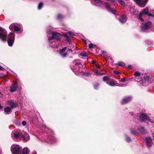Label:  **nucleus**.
<instances>
[{
	"mask_svg": "<svg viewBox=\"0 0 154 154\" xmlns=\"http://www.w3.org/2000/svg\"><path fill=\"white\" fill-rule=\"evenodd\" d=\"M11 149L12 154H21V147L18 145H12Z\"/></svg>",
	"mask_w": 154,
	"mask_h": 154,
	"instance_id": "1",
	"label": "nucleus"
},
{
	"mask_svg": "<svg viewBox=\"0 0 154 154\" xmlns=\"http://www.w3.org/2000/svg\"><path fill=\"white\" fill-rule=\"evenodd\" d=\"M9 105L11 107L7 106L4 109L5 112L6 114H10L11 112L12 109L16 107L17 105L15 103L12 101L10 102Z\"/></svg>",
	"mask_w": 154,
	"mask_h": 154,
	"instance_id": "2",
	"label": "nucleus"
},
{
	"mask_svg": "<svg viewBox=\"0 0 154 154\" xmlns=\"http://www.w3.org/2000/svg\"><path fill=\"white\" fill-rule=\"evenodd\" d=\"M148 9L147 8L143 9L142 12H141L138 16V18L142 22L144 21V20L142 18V16L143 15V14L146 15H147L149 16H152V14H151L149 13Z\"/></svg>",
	"mask_w": 154,
	"mask_h": 154,
	"instance_id": "3",
	"label": "nucleus"
},
{
	"mask_svg": "<svg viewBox=\"0 0 154 154\" xmlns=\"http://www.w3.org/2000/svg\"><path fill=\"white\" fill-rule=\"evenodd\" d=\"M7 32L3 28L0 26V38L3 41H5Z\"/></svg>",
	"mask_w": 154,
	"mask_h": 154,
	"instance_id": "4",
	"label": "nucleus"
},
{
	"mask_svg": "<svg viewBox=\"0 0 154 154\" xmlns=\"http://www.w3.org/2000/svg\"><path fill=\"white\" fill-rule=\"evenodd\" d=\"M14 40V34L12 32H10L8 36V45L10 46L13 45V43Z\"/></svg>",
	"mask_w": 154,
	"mask_h": 154,
	"instance_id": "5",
	"label": "nucleus"
},
{
	"mask_svg": "<svg viewBox=\"0 0 154 154\" xmlns=\"http://www.w3.org/2000/svg\"><path fill=\"white\" fill-rule=\"evenodd\" d=\"M48 34H52V36L48 38L49 41L52 40L54 38H55L57 39H59L60 38L61 35L58 33H52L51 32H48Z\"/></svg>",
	"mask_w": 154,
	"mask_h": 154,
	"instance_id": "6",
	"label": "nucleus"
},
{
	"mask_svg": "<svg viewBox=\"0 0 154 154\" xmlns=\"http://www.w3.org/2000/svg\"><path fill=\"white\" fill-rule=\"evenodd\" d=\"M22 138H23V140L24 142H26L29 140L30 139L29 136L28 134H27L26 132L22 131V133H21Z\"/></svg>",
	"mask_w": 154,
	"mask_h": 154,
	"instance_id": "7",
	"label": "nucleus"
},
{
	"mask_svg": "<svg viewBox=\"0 0 154 154\" xmlns=\"http://www.w3.org/2000/svg\"><path fill=\"white\" fill-rule=\"evenodd\" d=\"M152 26L151 23L148 21L146 23H143L141 27L143 30H144L150 28Z\"/></svg>",
	"mask_w": 154,
	"mask_h": 154,
	"instance_id": "8",
	"label": "nucleus"
},
{
	"mask_svg": "<svg viewBox=\"0 0 154 154\" xmlns=\"http://www.w3.org/2000/svg\"><path fill=\"white\" fill-rule=\"evenodd\" d=\"M141 7H143L146 5V2L148 0H134Z\"/></svg>",
	"mask_w": 154,
	"mask_h": 154,
	"instance_id": "9",
	"label": "nucleus"
},
{
	"mask_svg": "<svg viewBox=\"0 0 154 154\" xmlns=\"http://www.w3.org/2000/svg\"><path fill=\"white\" fill-rule=\"evenodd\" d=\"M104 5L107 10L109 12H112V14H116L115 11L111 8L108 4L106 2L104 3Z\"/></svg>",
	"mask_w": 154,
	"mask_h": 154,
	"instance_id": "10",
	"label": "nucleus"
},
{
	"mask_svg": "<svg viewBox=\"0 0 154 154\" xmlns=\"http://www.w3.org/2000/svg\"><path fill=\"white\" fill-rule=\"evenodd\" d=\"M140 119L142 121L148 120L149 121H151L149 117H147V115L143 113H142L140 115Z\"/></svg>",
	"mask_w": 154,
	"mask_h": 154,
	"instance_id": "11",
	"label": "nucleus"
},
{
	"mask_svg": "<svg viewBox=\"0 0 154 154\" xmlns=\"http://www.w3.org/2000/svg\"><path fill=\"white\" fill-rule=\"evenodd\" d=\"M21 133H22V131L20 132H16L15 133H14V131H13L11 134L12 135H13V136L15 138H20V139H21Z\"/></svg>",
	"mask_w": 154,
	"mask_h": 154,
	"instance_id": "12",
	"label": "nucleus"
},
{
	"mask_svg": "<svg viewBox=\"0 0 154 154\" xmlns=\"http://www.w3.org/2000/svg\"><path fill=\"white\" fill-rule=\"evenodd\" d=\"M145 140L147 143V146L148 147H149L151 146L152 143V140L150 137H146L145 138Z\"/></svg>",
	"mask_w": 154,
	"mask_h": 154,
	"instance_id": "13",
	"label": "nucleus"
},
{
	"mask_svg": "<svg viewBox=\"0 0 154 154\" xmlns=\"http://www.w3.org/2000/svg\"><path fill=\"white\" fill-rule=\"evenodd\" d=\"M127 17L124 15L121 16L119 18V20L121 23H125L127 20Z\"/></svg>",
	"mask_w": 154,
	"mask_h": 154,
	"instance_id": "14",
	"label": "nucleus"
},
{
	"mask_svg": "<svg viewBox=\"0 0 154 154\" xmlns=\"http://www.w3.org/2000/svg\"><path fill=\"white\" fill-rule=\"evenodd\" d=\"M17 87V82H14L12 84V86L10 87V91L11 92L15 91Z\"/></svg>",
	"mask_w": 154,
	"mask_h": 154,
	"instance_id": "15",
	"label": "nucleus"
},
{
	"mask_svg": "<svg viewBox=\"0 0 154 154\" xmlns=\"http://www.w3.org/2000/svg\"><path fill=\"white\" fill-rule=\"evenodd\" d=\"M67 48L66 47L63 48L60 51V54L63 57H65L67 56V53H64V51L66 50Z\"/></svg>",
	"mask_w": 154,
	"mask_h": 154,
	"instance_id": "16",
	"label": "nucleus"
},
{
	"mask_svg": "<svg viewBox=\"0 0 154 154\" xmlns=\"http://www.w3.org/2000/svg\"><path fill=\"white\" fill-rule=\"evenodd\" d=\"M131 99V97H126L124 98L122 102V104H125L130 102Z\"/></svg>",
	"mask_w": 154,
	"mask_h": 154,
	"instance_id": "17",
	"label": "nucleus"
},
{
	"mask_svg": "<svg viewBox=\"0 0 154 154\" xmlns=\"http://www.w3.org/2000/svg\"><path fill=\"white\" fill-rule=\"evenodd\" d=\"M30 150L27 147L24 148L22 150V154H29Z\"/></svg>",
	"mask_w": 154,
	"mask_h": 154,
	"instance_id": "18",
	"label": "nucleus"
},
{
	"mask_svg": "<svg viewBox=\"0 0 154 154\" xmlns=\"http://www.w3.org/2000/svg\"><path fill=\"white\" fill-rule=\"evenodd\" d=\"M106 83L108 85L112 86H116V85L115 83V82L110 80H107L106 82Z\"/></svg>",
	"mask_w": 154,
	"mask_h": 154,
	"instance_id": "19",
	"label": "nucleus"
},
{
	"mask_svg": "<svg viewBox=\"0 0 154 154\" xmlns=\"http://www.w3.org/2000/svg\"><path fill=\"white\" fill-rule=\"evenodd\" d=\"M92 3L96 5H99L101 3V1L100 0H92Z\"/></svg>",
	"mask_w": 154,
	"mask_h": 154,
	"instance_id": "20",
	"label": "nucleus"
},
{
	"mask_svg": "<svg viewBox=\"0 0 154 154\" xmlns=\"http://www.w3.org/2000/svg\"><path fill=\"white\" fill-rule=\"evenodd\" d=\"M138 131L142 133H144L145 132V129L142 126H139L138 129Z\"/></svg>",
	"mask_w": 154,
	"mask_h": 154,
	"instance_id": "21",
	"label": "nucleus"
},
{
	"mask_svg": "<svg viewBox=\"0 0 154 154\" xmlns=\"http://www.w3.org/2000/svg\"><path fill=\"white\" fill-rule=\"evenodd\" d=\"M73 64L74 65L76 66H79V68H80L81 67V63L79 62H76V60L74 61L73 62Z\"/></svg>",
	"mask_w": 154,
	"mask_h": 154,
	"instance_id": "22",
	"label": "nucleus"
},
{
	"mask_svg": "<svg viewBox=\"0 0 154 154\" xmlns=\"http://www.w3.org/2000/svg\"><path fill=\"white\" fill-rule=\"evenodd\" d=\"M15 26L14 24H12L9 26V28L11 30H12L14 29Z\"/></svg>",
	"mask_w": 154,
	"mask_h": 154,
	"instance_id": "23",
	"label": "nucleus"
},
{
	"mask_svg": "<svg viewBox=\"0 0 154 154\" xmlns=\"http://www.w3.org/2000/svg\"><path fill=\"white\" fill-rule=\"evenodd\" d=\"M64 36L65 38L66 39V40L69 42H70V39L69 37L67 35H64Z\"/></svg>",
	"mask_w": 154,
	"mask_h": 154,
	"instance_id": "24",
	"label": "nucleus"
},
{
	"mask_svg": "<svg viewBox=\"0 0 154 154\" xmlns=\"http://www.w3.org/2000/svg\"><path fill=\"white\" fill-rule=\"evenodd\" d=\"M118 65L120 66H125V64L122 62H120L118 63Z\"/></svg>",
	"mask_w": 154,
	"mask_h": 154,
	"instance_id": "25",
	"label": "nucleus"
},
{
	"mask_svg": "<svg viewBox=\"0 0 154 154\" xmlns=\"http://www.w3.org/2000/svg\"><path fill=\"white\" fill-rule=\"evenodd\" d=\"M43 5V3L42 2L40 3L38 6V9H40L42 8V6Z\"/></svg>",
	"mask_w": 154,
	"mask_h": 154,
	"instance_id": "26",
	"label": "nucleus"
},
{
	"mask_svg": "<svg viewBox=\"0 0 154 154\" xmlns=\"http://www.w3.org/2000/svg\"><path fill=\"white\" fill-rule=\"evenodd\" d=\"M80 55L83 57H85L87 56V53L85 52H82L80 54Z\"/></svg>",
	"mask_w": 154,
	"mask_h": 154,
	"instance_id": "27",
	"label": "nucleus"
},
{
	"mask_svg": "<svg viewBox=\"0 0 154 154\" xmlns=\"http://www.w3.org/2000/svg\"><path fill=\"white\" fill-rule=\"evenodd\" d=\"M140 73L138 71H136L135 72L134 75L135 76H140Z\"/></svg>",
	"mask_w": 154,
	"mask_h": 154,
	"instance_id": "28",
	"label": "nucleus"
},
{
	"mask_svg": "<svg viewBox=\"0 0 154 154\" xmlns=\"http://www.w3.org/2000/svg\"><path fill=\"white\" fill-rule=\"evenodd\" d=\"M118 2L121 4V5H125V3L124 2L122 1L121 0H118Z\"/></svg>",
	"mask_w": 154,
	"mask_h": 154,
	"instance_id": "29",
	"label": "nucleus"
},
{
	"mask_svg": "<svg viewBox=\"0 0 154 154\" xmlns=\"http://www.w3.org/2000/svg\"><path fill=\"white\" fill-rule=\"evenodd\" d=\"M14 29L15 31H19L20 30L19 28L16 26H15Z\"/></svg>",
	"mask_w": 154,
	"mask_h": 154,
	"instance_id": "30",
	"label": "nucleus"
},
{
	"mask_svg": "<svg viewBox=\"0 0 154 154\" xmlns=\"http://www.w3.org/2000/svg\"><path fill=\"white\" fill-rule=\"evenodd\" d=\"M68 34L70 35H75V34L73 32H71V31L68 32Z\"/></svg>",
	"mask_w": 154,
	"mask_h": 154,
	"instance_id": "31",
	"label": "nucleus"
},
{
	"mask_svg": "<svg viewBox=\"0 0 154 154\" xmlns=\"http://www.w3.org/2000/svg\"><path fill=\"white\" fill-rule=\"evenodd\" d=\"M131 133L134 134H136L137 133V131L134 129L131 130Z\"/></svg>",
	"mask_w": 154,
	"mask_h": 154,
	"instance_id": "32",
	"label": "nucleus"
},
{
	"mask_svg": "<svg viewBox=\"0 0 154 154\" xmlns=\"http://www.w3.org/2000/svg\"><path fill=\"white\" fill-rule=\"evenodd\" d=\"M95 75H102L101 73L98 72L97 71L95 72Z\"/></svg>",
	"mask_w": 154,
	"mask_h": 154,
	"instance_id": "33",
	"label": "nucleus"
},
{
	"mask_svg": "<svg viewBox=\"0 0 154 154\" xmlns=\"http://www.w3.org/2000/svg\"><path fill=\"white\" fill-rule=\"evenodd\" d=\"M62 17V16L60 14H59L57 16V18L58 19H60Z\"/></svg>",
	"mask_w": 154,
	"mask_h": 154,
	"instance_id": "34",
	"label": "nucleus"
},
{
	"mask_svg": "<svg viewBox=\"0 0 154 154\" xmlns=\"http://www.w3.org/2000/svg\"><path fill=\"white\" fill-rule=\"evenodd\" d=\"M108 77L106 76H104L103 78V80L104 81H106L108 80Z\"/></svg>",
	"mask_w": 154,
	"mask_h": 154,
	"instance_id": "35",
	"label": "nucleus"
},
{
	"mask_svg": "<svg viewBox=\"0 0 154 154\" xmlns=\"http://www.w3.org/2000/svg\"><path fill=\"white\" fill-rule=\"evenodd\" d=\"M126 140L127 142H129L131 141V138L129 137H128L126 138Z\"/></svg>",
	"mask_w": 154,
	"mask_h": 154,
	"instance_id": "36",
	"label": "nucleus"
},
{
	"mask_svg": "<svg viewBox=\"0 0 154 154\" xmlns=\"http://www.w3.org/2000/svg\"><path fill=\"white\" fill-rule=\"evenodd\" d=\"M99 84L98 83H96L94 85V88L95 89H97V88Z\"/></svg>",
	"mask_w": 154,
	"mask_h": 154,
	"instance_id": "37",
	"label": "nucleus"
},
{
	"mask_svg": "<svg viewBox=\"0 0 154 154\" xmlns=\"http://www.w3.org/2000/svg\"><path fill=\"white\" fill-rule=\"evenodd\" d=\"M22 124L23 126H25L26 125V121H23L22 122Z\"/></svg>",
	"mask_w": 154,
	"mask_h": 154,
	"instance_id": "38",
	"label": "nucleus"
},
{
	"mask_svg": "<svg viewBox=\"0 0 154 154\" xmlns=\"http://www.w3.org/2000/svg\"><path fill=\"white\" fill-rule=\"evenodd\" d=\"M145 78L146 79V80L145 81V82H146L147 83L148 82V80H149V77L147 76H146L145 77Z\"/></svg>",
	"mask_w": 154,
	"mask_h": 154,
	"instance_id": "39",
	"label": "nucleus"
},
{
	"mask_svg": "<svg viewBox=\"0 0 154 154\" xmlns=\"http://www.w3.org/2000/svg\"><path fill=\"white\" fill-rule=\"evenodd\" d=\"M120 81L122 82H124L125 81V79L124 78L121 79Z\"/></svg>",
	"mask_w": 154,
	"mask_h": 154,
	"instance_id": "40",
	"label": "nucleus"
},
{
	"mask_svg": "<svg viewBox=\"0 0 154 154\" xmlns=\"http://www.w3.org/2000/svg\"><path fill=\"white\" fill-rule=\"evenodd\" d=\"M113 72L115 74H117L119 73V72L118 71L116 70H114Z\"/></svg>",
	"mask_w": 154,
	"mask_h": 154,
	"instance_id": "41",
	"label": "nucleus"
},
{
	"mask_svg": "<svg viewBox=\"0 0 154 154\" xmlns=\"http://www.w3.org/2000/svg\"><path fill=\"white\" fill-rule=\"evenodd\" d=\"M92 45H93L92 44H89V48H92V47H93Z\"/></svg>",
	"mask_w": 154,
	"mask_h": 154,
	"instance_id": "42",
	"label": "nucleus"
},
{
	"mask_svg": "<svg viewBox=\"0 0 154 154\" xmlns=\"http://www.w3.org/2000/svg\"><path fill=\"white\" fill-rule=\"evenodd\" d=\"M96 66L97 68H100V66L98 64H96Z\"/></svg>",
	"mask_w": 154,
	"mask_h": 154,
	"instance_id": "43",
	"label": "nucleus"
},
{
	"mask_svg": "<svg viewBox=\"0 0 154 154\" xmlns=\"http://www.w3.org/2000/svg\"><path fill=\"white\" fill-rule=\"evenodd\" d=\"M3 69V68L2 67L0 66V69L2 70Z\"/></svg>",
	"mask_w": 154,
	"mask_h": 154,
	"instance_id": "44",
	"label": "nucleus"
},
{
	"mask_svg": "<svg viewBox=\"0 0 154 154\" xmlns=\"http://www.w3.org/2000/svg\"><path fill=\"white\" fill-rule=\"evenodd\" d=\"M131 66L129 65L128 66V68L130 69V68H131Z\"/></svg>",
	"mask_w": 154,
	"mask_h": 154,
	"instance_id": "45",
	"label": "nucleus"
},
{
	"mask_svg": "<svg viewBox=\"0 0 154 154\" xmlns=\"http://www.w3.org/2000/svg\"><path fill=\"white\" fill-rule=\"evenodd\" d=\"M71 51V52H72V50H71V49H68V51Z\"/></svg>",
	"mask_w": 154,
	"mask_h": 154,
	"instance_id": "46",
	"label": "nucleus"
},
{
	"mask_svg": "<svg viewBox=\"0 0 154 154\" xmlns=\"http://www.w3.org/2000/svg\"><path fill=\"white\" fill-rule=\"evenodd\" d=\"M92 62V63L93 64H94L95 63V61H94L93 60Z\"/></svg>",
	"mask_w": 154,
	"mask_h": 154,
	"instance_id": "47",
	"label": "nucleus"
},
{
	"mask_svg": "<svg viewBox=\"0 0 154 154\" xmlns=\"http://www.w3.org/2000/svg\"><path fill=\"white\" fill-rule=\"evenodd\" d=\"M2 94L0 92V97H2Z\"/></svg>",
	"mask_w": 154,
	"mask_h": 154,
	"instance_id": "48",
	"label": "nucleus"
},
{
	"mask_svg": "<svg viewBox=\"0 0 154 154\" xmlns=\"http://www.w3.org/2000/svg\"><path fill=\"white\" fill-rule=\"evenodd\" d=\"M3 108V107L0 105V109H2Z\"/></svg>",
	"mask_w": 154,
	"mask_h": 154,
	"instance_id": "49",
	"label": "nucleus"
},
{
	"mask_svg": "<svg viewBox=\"0 0 154 154\" xmlns=\"http://www.w3.org/2000/svg\"><path fill=\"white\" fill-rule=\"evenodd\" d=\"M152 134H153V139L154 140V133H153Z\"/></svg>",
	"mask_w": 154,
	"mask_h": 154,
	"instance_id": "50",
	"label": "nucleus"
},
{
	"mask_svg": "<svg viewBox=\"0 0 154 154\" xmlns=\"http://www.w3.org/2000/svg\"><path fill=\"white\" fill-rule=\"evenodd\" d=\"M32 154H36V153L35 152L33 153Z\"/></svg>",
	"mask_w": 154,
	"mask_h": 154,
	"instance_id": "51",
	"label": "nucleus"
},
{
	"mask_svg": "<svg viewBox=\"0 0 154 154\" xmlns=\"http://www.w3.org/2000/svg\"><path fill=\"white\" fill-rule=\"evenodd\" d=\"M124 84H122V86L123 87V86H124Z\"/></svg>",
	"mask_w": 154,
	"mask_h": 154,
	"instance_id": "52",
	"label": "nucleus"
},
{
	"mask_svg": "<svg viewBox=\"0 0 154 154\" xmlns=\"http://www.w3.org/2000/svg\"><path fill=\"white\" fill-rule=\"evenodd\" d=\"M140 79V81H141L142 80V79Z\"/></svg>",
	"mask_w": 154,
	"mask_h": 154,
	"instance_id": "53",
	"label": "nucleus"
}]
</instances>
